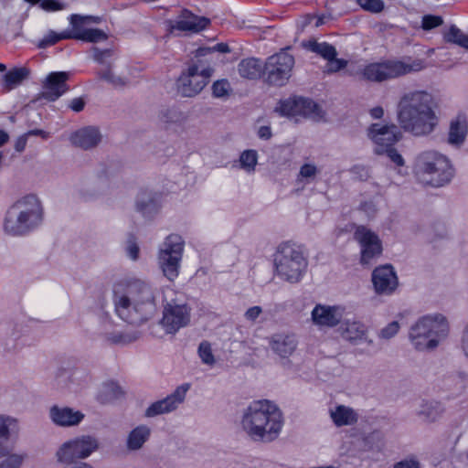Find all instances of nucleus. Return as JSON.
<instances>
[{
    "label": "nucleus",
    "mask_w": 468,
    "mask_h": 468,
    "mask_svg": "<svg viewBox=\"0 0 468 468\" xmlns=\"http://www.w3.org/2000/svg\"><path fill=\"white\" fill-rule=\"evenodd\" d=\"M48 415L55 425L64 428L79 425L85 417L80 410L58 405H54L49 409Z\"/></svg>",
    "instance_id": "412c9836"
},
{
    "label": "nucleus",
    "mask_w": 468,
    "mask_h": 468,
    "mask_svg": "<svg viewBox=\"0 0 468 468\" xmlns=\"http://www.w3.org/2000/svg\"><path fill=\"white\" fill-rule=\"evenodd\" d=\"M159 195L152 190L142 189L135 201L137 211L144 217H152L159 209Z\"/></svg>",
    "instance_id": "a878e982"
},
{
    "label": "nucleus",
    "mask_w": 468,
    "mask_h": 468,
    "mask_svg": "<svg viewBox=\"0 0 468 468\" xmlns=\"http://www.w3.org/2000/svg\"><path fill=\"white\" fill-rule=\"evenodd\" d=\"M299 115L316 119L322 116V111L314 101L299 98Z\"/></svg>",
    "instance_id": "f704fd0d"
},
{
    "label": "nucleus",
    "mask_w": 468,
    "mask_h": 468,
    "mask_svg": "<svg viewBox=\"0 0 468 468\" xmlns=\"http://www.w3.org/2000/svg\"><path fill=\"white\" fill-rule=\"evenodd\" d=\"M282 115L297 116L299 115V98L287 99L280 102V106L276 108Z\"/></svg>",
    "instance_id": "ea45409f"
},
{
    "label": "nucleus",
    "mask_w": 468,
    "mask_h": 468,
    "mask_svg": "<svg viewBox=\"0 0 468 468\" xmlns=\"http://www.w3.org/2000/svg\"><path fill=\"white\" fill-rule=\"evenodd\" d=\"M30 71L27 68H14L4 76V87L10 90L16 86L20 85L25 80L28 78Z\"/></svg>",
    "instance_id": "7c9ffc66"
},
{
    "label": "nucleus",
    "mask_w": 468,
    "mask_h": 468,
    "mask_svg": "<svg viewBox=\"0 0 468 468\" xmlns=\"http://www.w3.org/2000/svg\"><path fill=\"white\" fill-rule=\"evenodd\" d=\"M357 4L367 11L371 13H380L383 11L385 5L382 0H357Z\"/></svg>",
    "instance_id": "49530a36"
},
{
    "label": "nucleus",
    "mask_w": 468,
    "mask_h": 468,
    "mask_svg": "<svg viewBox=\"0 0 468 468\" xmlns=\"http://www.w3.org/2000/svg\"><path fill=\"white\" fill-rule=\"evenodd\" d=\"M309 48L311 51L320 55L324 59L332 58L334 56L337 55L335 48L326 42H310Z\"/></svg>",
    "instance_id": "c9c22d12"
},
{
    "label": "nucleus",
    "mask_w": 468,
    "mask_h": 468,
    "mask_svg": "<svg viewBox=\"0 0 468 468\" xmlns=\"http://www.w3.org/2000/svg\"><path fill=\"white\" fill-rule=\"evenodd\" d=\"M40 6L45 11H58L65 8V5L58 0H43Z\"/></svg>",
    "instance_id": "864d4df0"
},
{
    "label": "nucleus",
    "mask_w": 468,
    "mask_h": 468,
    "mask_svg": "<svg viewBox=\"0 0 468 468\" xmlns=\"http://www.w3.org/2000/svg\"><path fill=\"white\" fill-rule=\"evenodd\" d=\"M93 59L100 64H105L107 59L110 58L113 52L112 49H100L98 48H92Z\"/></svg>",
    "instance_id": "8fccbe9b"
},
{
    "label": "nucleus",
    "mask_w": 468,
    "mask_h": 468,
    "mask_svg": "<svg viewBox=\"0 0 468 468\" xmlns=\"http://www.w3.org/2000/svg\"><path fill=\"white\" fill-rule=\"evenodd\" d=\"M25 135L27 136V138L31 135H40L42 138L46 139L48 137V133L40 129H35L28 131L27 133H25Z\"/></svg>",
    "instance_id": "69168bd1"
},
{
    "label": "nucleus",
    "mask_w": 468,
    "mask_h": 468,
    "mask_svg": "<svg viewBox=\"0 0 468 468\" xmlns=\"http://www.w3.org/2000/svg\"><path fill=\"white\" fill-rule=\"evenodd\" d=\"M239 162L242 168L248 172L253 171L257 164V152L254 150L244 151L239 157Z\"/></svg>",
    "instance_id": "a19ab883"
},
{
    "label": "nucleus",
    "mask_w": 468,
    "mask_h": 468,
    "mask_svg": "<svg viewBox=\"0 0 468 468\" xmlns=\"http://www.w3.org/2000/svg\"><path fill=\"white\" fill-rule=\"evenodd\" d=\"M238 71L244 79L255 80L264 73V66L257 58H244L239 63Z\"/></svg>",
    "instance_id": "c756f323"
},
{
    "label": "nucleus",
    "mask_w": 468,
    "mask_h": 468,
    "mask_svg": "<svg viewBox=\"0 0 468 468\" xmlns=\"http://www.w3.org/2000/svg\"><path fill=\"white\" fill-rule=\"evenodd\" d=\"M425 68L426 64L422 59H409L408 61L388 59L367 65L362 70V76L367 80L380 82L417 72Z\"/></svg>",
    "instance_id": "423d86ee"
},
{
    "label": "nucleus",
    "mask_w": 468,
    "mask_h": 468,
    "mask_svg": "<svg viewBox=\"0 0 468 468\" xmlns=\"http://www.w3.org/2000/svg\"><path fill=\"white\" fill-rule=\"evenodd\" d=\"M17 430V420L7 415H0V458L5 457L0 463V468H20L27 459L25 452L12 453V448L5 443L11 432Z\"/></svg>",
    "instance_id": "9b49d317"
},
{
    "label": "nucleus",
    "mask_w": 468,
    "mask_h": 468,
    "mask_svg": "<svg viewBox=\"0 0 468 468\" xmlns=\"http://www.w3.org/2000/svg\"><path fill=\"white\" fill-rule=\"evenodd\" d=\"M399 328H400L399 324L397 321H393V322L389 323L387 326L382 328L378 332V335L381 339L388 340V339L394 337L398 334Z\"/></svg>",
    "instance_id": "09e8293b"
},
{
    "label": "nucleus",
    "mask_w": 468,
    "mask_h": 468,
    "mask_svg": "<svg viewBox=\"0 0 468 468\" xmlns=\"http://www.w3.org/2000/svg\"><path fill=\"white\" fill-rule=\"evenodd\" d=\"M42 218V207L34 195L24 197L8 210L5 230L11 235H22L37 226Z\"/></svg>",
    "instance_id": "20e7f679"
},
{
    "label": "nucleus",
    "mask_w": 468,
    "mask_h": 468,
    "mask_svg": "<svg viewBox=\"0 0 468 468\" xmlns=\"http://www.w3.org/2000/svg\"><path fill=\"white\" fill-rule=\"evenodd\" d=\"M85 101L82 98H75L69 103V108L76 112H80L84 109Z\"/></svg>",
    "instance_id": "bf43d9fd"
},
{
    "label": "nucleus",
    "mask_w": 468,
    "mask_h": 468,
    "mask_svg": "<svg viewBox=\"0 0 468 468\" xmlns=\"http://www.w3.org/2000/svg\"><path fill=\"white\" fill-rule=\"evenodd\" d=\"M27 136L24 134L16 140L15 144V148L17 152H22L25 149L27 144Z\"/></svg>",
    "instance_id": "e2e57ef3"
},
{
    "label": "nucleus",
    "mask_w": 468,
    "mask_h": 468,
    "mask_svg": "<svg viewBox=\"0 0 468 468\" xmlns=\"http://www.w3.org/2000/svg\"><path fill=\"white\" fill-rule=\"evenodd\" d=\"M467 134V120L464 115H458L450 123L448 143L452 145H460Z\"/></svg>",
    "instance_id": "cd10ccee"
},
{
    "label": "nucleus",
    "mask_w": 468,
    "mask_h": 468,
    "mask_svg": "<svg viewBox=\"0 0 468 468\" xmlns=\"http://www.w3.org/2000/svg\"><path fill=\"white\" fill-rule=\"evenodd\" d=\"M454 176V169L450 161L441 155V186L449 183Z\"/></svg>",
    "instance_id": "37998d69"
},
{
    "label": "nucleus",
    "mask_w": 468,
    "mask_h": 468,
    "mask_svg": "<svg viewBox=\"0 0 468 468\" xmlns=\"http://www.w3.org/2000/svg\"><path fill=\"white\" fill-rule=\"evenodd\" d=\"M294 58L282 51L269 57L264 64V75L268 83L275 86L285 85L292 76Z\"/></svg>",
    "instance_id": "9d476101"
},
{
    "label": "nucleus",
    "mask_w": 468,
    "mask_h": 468,
    "mask_svg": "<svg viewBox=\"0 0 468 468\" xmlns=\"http://www.w3.org/2000/svg\"><path fill=\"white\" fill-rule=\"evenodd\" d=\"M436 402L423 401L420 405V409L418 412L425 421L435 420L437 416Z\"/></svg>",
    "instance_id": "79ce46f5"
},
{
    "label": "nucleus",
    "mask_w": 468,
    "mask_h": 468,
    "mask_svg": "<svg viewBox=\"0 0 468 468\" xmlns=\"http://www.w3.org/2000/svg\"><path fill=\"white\" fill-rule=\"evenodd\" d=\"M210 20L205 16H197L192 12L185 9L181 12L178 19L171 25V30L189 31L197 33L205 29Z\"/></svg>",
    "instance_id": "b1692460"
},
{
    "label": "nucleus",
    "mask_w": 468,
    "mask_h": 468,
    "mask_svg": "<svg viewBox=\"0 0 468 468\" xmlns=\"http://www.w3.org/2000/svg\"><path fill=\"white\" fill-rule=\"evenodd\" d=\"M393 468H420V463L414 459H404L394 464Z\"/></svg>",
    "instance_id": "6e6d98bb"
},
{
    "label": "nucleus",
    "mask_w": 468,
    "mask_h": 468,
    "mask_svg": "<svg viewBox=\"0 0 468 468\" xmlns=\"http://www.w3.org/2000/svg\"><path fill=\"white\" fill-rule=\"evenodd\" d=\"M354 238L361 247L360 261L363 265L371 264L373 260L381 255V241L378 236L370 229L359 226L354 233Z\"/></svg>",
    "instance_id": "4468645a"
},
{
    "label": "nucleus",
    "mask_w": 468,
    "mask_h": 468,
    "mask_svg": "<svg viewBox=\"0 0 468 468\" xmlns=\"http://www.w3.org/2000/svg\"><path fill=\"white\" fill-rule=\"evenodd\" d=\"M271 135V130L269 126H261L258 130V136L261 139L269 140Z\"/></svg>",
    "instance_id": "680f3d73"
},
{
    "label": "nucleus",
    "mask_w": 468,
    "mask_h": 468,
    "mask_svg": "<svg viewBox=\"0 0 468 468\" xmlns=\"http://www.w3.org/2000/svg\"><path fill=\"white\" fill-rule=\"evenodd\" d=\"M320 173L319 168L313 163L303 164L299 170L297 175V181L310 183L315 179L317 175Z\"/></svg>",
    "instance_id": "4c0bfd02"
},
{
    "label": "nucleus",
    "mask_w": 468,
    "mask_h": 468,
    "mask_svg": "<svg viewBox=\"0 0 468 468\" xmlns=\"http://www.w3.org/2000/svg\"><path fill=\"white\" fill-rule=\"evenodd\" d=\"M99 447L98 441L91 436H81L65 442L57 452L58 462L70 464L79 459H85Z\"/></svg>",
    "instance_id": "f8f14e48"
},
{
    "label": "nucleus",
    "mask_w": 468,
    "mask_h": 468,
    "mask_svg": "<svg viewBox=\"0 0 468 468\" xmlns=\"http://www.w3.org/2000/svg\"><path fill=\"white\" fill-rule=\"evenodd\" d=\"M439 27V16L425 15L421 20V28L425 31L431 30Z\"/></svg>",
    "instance_id": "3c124183"
},
{
    "label": "nucleus",
    "mask_w": 468,
    "mask_h": 468,
    "mask_svg": "<svg viewBox=\"0 0 468 468\" xmlns=\"http://www.w3.org/2000/svg\"><path fill=\"white\" fill-rule=\"evenodd\" d=\"M444 39L448 42L458 44L468 49V36L464 35L459 28L452 26L444 33Z\"/></svg>",
    "instance_id": "e433bc0d"
},
{
    "label": "nucleus",
    "mask_w": 468,
    "mask_h": 468,
    "mask_svg": "<svg viewBox=\"0 0 468 468\" xmlns=\"http://www.w3.org/2000/svg\"><path fill=\"white\" fill-rule=\"evenodd\" d=\"M330 417L337 427L353 425L358 419L352 408L344 405H338L330 410Z\"/></svg>",
    "instance_id": "c85d7f7f"
},
{
    "label": "nucleus",
    "mask_w": 468,
    "mask_h": 468,
    "mask_svg": "<svg viewBox=\"0 0 468 468\" xmlns=\"http://www.w3.org/2000/svg\"><path fill=\"white\" fill-rule=\"evenodd\" d=\"M273 261L277 275L290 283L299 282L308 266L302 248L291 242H283L278 246Z\"/></svg>",
    "instance_id": "39448f33"
},
{
    "label": "nucleus",
    "mask_w": 468,
    "mask_h": 468,
    "mask_svg": "<svg viewBox=\"0 0 468 468\" xmlns=\"http://www.w3.org/2000/svg\"><path fill=\"white\" fill-rule=\"evenodd\" d=\"M242 431L254 441L271 442L278 438L282 425V413L270 400H254L242 410Z\"/></svg>",
    "instance_id": "7ed1b4c3"
},
{
    "label": "nucleus",
    "mask_w": 468,
    "mask_h": 468,
    "mask_svg": "<svg viewBox=\"0 0 468 468\" xmlns=\"http://www.w3.org/2000/svg\"><path fill=\"white\" fill-rule=\"evenodd\" d=\"M73 145L84 150L97 146L101 141V134L98 128L88 126L76 131L70 136Z\"/></svg>",
    "instance_id": "393cba45"
},
{
    "label": "nucleus",
    "mask_w": 468,
    "mask_h": 468,
    "mask_svg": "<svg viewBox=\"0 0 468 468\" xmlns=\"http://www.w3.org/2000/svg\"><path fill=\"white\" fill-rule=\"evenodd\" d=\"M126 251H127L128 256L132 260L136 261L138 259L139 247L134 240H133V239L128 240Z\"/></svg>",
    "instance_id": "4d7b16f0"
},
{
    "label": "nucleus",
    "mask_w": 468,
    "mask_h": 468,
    "mask_svg": "<svg viewBox=\"0 0 468 468\" xmlns=\"http://www.w3.org/2000/svg\"><path fill=\"white\" fill-rule=\"evenodd\" d=\"M190 388L189 384L177 387L175 391L166 398L152 403L145 410L144 416L154 418L176 410L186 399V392Z\"/></svg>",
    "instance_id": "f3484780"
},
{
    "label": "nucleus",
    "mask_w": 468,
    "mask_h": 468,
    "mask_svg": "<svg viewBox=\"0 0 468 468\" xmlns=\"http://www.w3.org/2000/svg\"><path fill=\"white\" fill-rule=\"evenodd\" d=\"M212 49L214 50V52L218 51L220 53H229L230 51L229 46L225 43H218L213 46Z\"/></svg>",
    "instance_id": "338daca9"
},
{
    "label": "nucleus",
    "mask_w": 468,
    "mask_h": 468,
    "mask_svg": "<svg viewBox=\"0 0 468 468\" xmlns=\"http://www.w3.org/2000/svg\"><path fill=\"white\" fill-rule=\"evenodd\" d=\"M69 73L66 71L49 73L42 81L43 90L40 96L49 101H55L69 90Z\"/></svg>",
    "instance_id": "a211bd4d"
},
{
    "label": "nucleus",
    "mask_w": 468,
    "mask_h": 468,
    "mask_svg": "<svg viewBox=\"0 0 468 468\" xmlns=\"http://www.w3.org/2000/svg\"><path fill=\"white\" fill-rule=\"evenodd\" d=\"M413 347L420 352H430L439 345V318L437 314L424 315L413 324L409 332Z\"/></svg>",
    "instance_id": "0eeeda50"
},
{
    "label": "nucleus",
    "mask_w": 468,
    "mask_h": 468,
    "mask_svg": "<svg viewBox=\"0 0 468 468\" xmlns=\"http://www.w3.org/2000/svg\"><path fill=\"white\" fill-rule=\"evenodd\" d=\"M230 91V84L226 80H217L212 85V94L216 98H226Z\"/></svg>",
    "instance_id": "c03bdc74"
},
{
    "label": "nucleus",
    "mask_w": 468,
    "mask_h": 468,
    "mask_svg": "<svg viewBox=\"0 0 468 468\" xmlns=\"http://www.w3.org/2000/svg\"><path fill=\"white\" fill-rule=\"evenodd\" d=\"M59 41L58 34L54 31H50L43 39L38 43V48H44L48 46H52Z\"/></svg>",
    "instance_id": "5fc2aeb1"
},
{
    "label": "nucleus",
    "mask_w": 468,
    "mask_h": 468,
    "mask_svg": "<svg viewBox=\"0 0 468 468\" xmlns=\"http://www.w3.org/2000/svg\"><path fill=\"white\" fill-rule=\"evenodd\" d=\"M461 347H462L463 354L468 358V324L465 326L463 333Z\"/></svg>",
    "instance_id": "052dcab7"
},
{
    "label": "nucleus",
    "mask_w": 468,
    "mask_h": 468,
    "mask_svg": "<svg viewBox=\"0 0 468 468\" xmlns=\"http://www.w3.org/2000/svg\"><path fill=\"white\" fill-rule=\"evenodd\" d=\"M198 354L203 363L212 365L215 362L211 346L207 342H202L198 347Z\"/></svg>",
    "instance_id": "de8ad7c7"
},
{
    "label": "nucleus",
    "mask_w": 468,
    "mask_h": 468,
    "mask_svg": "<svg viewBox=\"0 0 468 468\" xmlns=\"http://www.w3.org/2000/svg\"><path fill=\"white\" fill-rule=\"evenodd\" d=\"M105 338L112 344H129L138 340L142 334L135 330L131 333L105 332Z\"/></svg>",
    "instance_id": "72a5a7b5"
},
{
    "label": "nucleus",
    "mask_w": 468,
    "mask_h": 468,
    "mask_svg": "<svg viewBox=\"0 0 468 468\" xmlns=\"http://www.w3.org/2000/svg\"><path fill=\"white\" fill-rule=\"evenodd\" d=\"M78 37H79V40H83L86 42H92V43L104 41L108 38L107 34L103 30L98 29V28L84 29V30L79 32Z\"/></svg>",
    "instance_id": "58836bf2"
},
{
    "label": "nucleus",
    "mask_w": 468,
    "mask_h": 468,
    "mask_svg": "<svg viewBox=\"0 0 468 468\" xmlns=\"http://www.w3.org/2000/svg\"><path fill=\"white\" fill-rule=\"evenodd\" d=\"M311 316L313 323L319 327H334L340 323L342 312L337 306L317 304Z\"/></svg>",
    "instance_id": "4be33fe9"
},
{
    "label": "nucleus",
    "mask_w": 468,
    "mask_h": 468,
    "mask_svg": "<svg viewBox=\"0 0 468 468\" xmlns=\"http://www.w3.org/2000/svg\"><path fill=\"white\" fill-rule=\"evenodd\" d=\"M98 78L111 84L114 88H123L128 85L129 79L124 76L116 75L111 65L97 72Z\"/></svg>",
    "instance_id": "473e14b6"
},
{
    "label": "nucleus",
    "mask_w": 468,
    "mask_h": 468,
    "mask_svg": "<svg viewBox=\"0 0 468 468\" xmlns=\"http://www.w3.org/2000/svg\"><path fill=\"white\" fill-rule=\"evenodd\" d=\"M113 303L118 316L133 325H141L157 311L156 290L140 278H125L113 284Z\"/></svg>",
    "instance_id": "f257e3e1"
},
{
    "label": "nucleus",
    "mask_w": 468,
    "mask_h": 468,
    "mask_svg": "<svg viewBox=\"0 0 468 468\" xmlns=\"http://www.w3.org/2000/svg\"><path fill=\"white\" fill-rule=\"evenodd\" d=\"M185 241L180 235L170 234L159 249L158 263L169 281H174L178 276Z\"/></svg>",
    "instance_id": "1a4fd4ad"
},
{
    "label": "nucleus",
    "mask_w": 468,
    "mask_h": 468,
    "mask_svg": "<svg viewBox=\"0 0 468 468\" xmlns=\"http://www.w3.org/2000/svg\"><path fill=\"white\" fill-rule=\"evenodd\" d=\"M262 313V308L261 306H252L249 308L244 316L248 321L254 322Z\"/></svg>",
    "instance_id": "13d9d810"
},
{
    "label": "nucleus",
    "mask_w": 468,
    "mask_h": 468,
    "mask_svg": "<svg viewBox=\"0 0 468 468\" xmlns=\"http://www.w3.org/2000/svg\"><path fill=\"white\" fill-rule=\"evenodd\" d=\"M338 330L341 336L352 345L367 343L368 346H372L374 344V341L368 337L367 325L360 321H344Z\"/></svg>",
    "instance_id": "6ab92c4d"
},
{
    "label": "nucleus",
    "mask_w": 468,
    "mask_h": 468,
    "mask_svg": "<svg viewBox=\"0 0 468 468\" xmlns=\"http://www.w3.org/2000/svg\"><path fill=\"white\" fill-rule=\"evenodd\" d=\"M269 345L276 355L286 358L295 352L298 341L294 334L277 333L271 336Z\"/></svg>",
    "instance_id": "5701e85b"
},
{
    "label": "nucleus",
    "mask_w": 468,
    "mask_h": 468,
    "mask_svg": "<svg viewBox=\"0 0 468 468\" xmlns=\"http://www.w3.org/2000/svg\"><path fill=\"white\" fill-rule=\"evenodd\" d=\"M79 32H69V31H64L60 34H58V37H59V40L61 39H70V38H74V39H79Z\"/></svg>",
    "instance_id": "0e129e2a"
},
{
    "label": "nucleus",
    "mask_w": 468,
    "mask_h": 468,
    "mask_svg": "<svg viewBox=\"0 0 468 468\" xmlns=\"http://www.w3.org/2000/svg\"><path fill=\"white\" fill-rule=\"evenodd\" d=\"M386 154L391 162H393L398 166H403L405 165V161L401 154L393 147L390 146L387 148V150L383 151V154Z\"/></svg>",
    "instance_id": "603ef678"
},
{
    "label": "nucleus",
    "mask_w": 468,
    "mask_h": 468,
    "mask_svg": "<svg viewBox=\"0 0 468 468\" xmlns=\"http://www.w3.org/2000/svg\"><path fill=\"white\" fill-rule=\"evenodd\" d=\"M122 388L115 382L104 383L99 393L98 400L102 404L111 403L122 395Z\"/></svg>",
    "instance_id": "2f4dec72"
},
{
    "label": "nucleus",
    "mask_w": 468,
    "mask_h": 468,
    "mask_svg": "<svg viewBox=\"0 0 468 468\" xmlns=\"http://www.w3.org/2000/svg\"><path fill=\"white\" fill-rule=\"evenodd\" d=\"M213 72L211 67L201 68L197 63L190 64L176 81L177 94L185 98L196 97L208 84Z\"/></svg>",
    "instance_id": "6e6552de"
},
{
    "label": "nucleus",
    "mask_w": 468,
    "mask_h": 468,
    "mask_svg": "<svg viewBox=\"0 0 468 468\" xmlns=\"http://www.w3.org/2000/svg\"><path fill=\"white\" fill-rule=\"evenodd\" d=\"M439 153L436 150L423 151L415 160L413 172L417 180L424 186H436Z\"/></svg>",
    "instance_id": "ddd939ff"
},
{
    "label": "nucleus",
    "mask_w": 468,
    "mask_h": 468,
    "mask_svg": "<svg viewBox=\"0 0 468 468\" xmlns=\"http://www.w3.org/2000/svg\"><path fill=\"white\" fill-rule=\"evenodd\" d=\"M372 282L378 294H390L398 286V278L390 265H384L373 271Z\"/></svg>",
    "instance_id": "aec40b11"
},
{
    "label": "nucleus",
    "mask_w": 468,
    "mask_h": 468,
    "mask_svg": "<svg viewBox=\"0 0 468 468\" xmlns=\"http://www.w3.org/2000/svg\"><path fill=\"white\" fill-rule=\"evenodd\" d=\"M327 63L324 69V72L327 74H333L338 72L339 70L345 69L347 65V60L343 58H337L336 56H334L332 58L326 59Z\"/></svg>",
    "instance_id": "a18cd8bd"
},
{
    "label": "nucleus",
    "mask_w": 468,
    "mask_h": 468,
    "mask_svg": "<svg viewBox=\"0 0 468 468\" xmlns=\"http://www.w3.org/2000/svg\"><path fill=\"white\" fill-rule=\"evenodd\" d=\"M151 429L146 425H139L133 429L126 439V447L129 451H139L149 440Z\"/></svg>",
    "instance_id": "bb28decb"
},
{
    "label": "nucleus",
    "mask_w": 468,
    "mask_h": 468,
    "mask_svg": "<svg viewBox=\"0 0 468 468\" xmlns=\"http://www.w3.org/2000/svg\"><path fill=\"white\" fill-rule=\"evenodd\" d=\"M370 114L374 119H380L384 114V111H383L382 107L378 106V107L371 109Z\"/></svg>",
    "instance_id": "774afa93"
},
{
    "label": "nucleus",
    "mask_w": 468,
    "mask_h": 468,
    "mask_svg": "<svg viewBox=\"0 0 468 468\" xmlns=\"http://www.w3.org/2000/svg\"><path fill=\"white\" fill-rule=\"evenodd\" d=\"M190 309L185 303H168L164 306L161 324L168 334H174L188 324Z\"/></svg>",
    "instance_id": "2eb2a0df"
},
{
    "label": "nucleus",
    "mask_w": 468,
    "mask_h": 468,
    "mask_svg": "<svg viewBox=\"0 0 468 468\" xmlns=\"http://www.w3.org/2000/svg\"><path fill=\"white\" fill-rule=\"evenodd\" d=\"M436 97L426 90L403 95L399 104L398 119L401 128L415 136L432 133L437 125Z\"/></svg>",
    "instance_id": "f03ea898"
},
{
    "label": "nucleus",
    "mask_w": 468,
    "mask_h": 468,
    "mask_svg": "<svg viewBox=\"0 0 468 468\" xmlns=\"http://www.w3.org/2000/svg\"><path fill=\"white\" fill-rule=\"evenodd\" d=\"M368 136L376 144V154H383L384 150L401 139V133L395 124L373 123L368 128Z\"/></svg>",
    "instance_id": "dca6fc26"
}]
</instances>
